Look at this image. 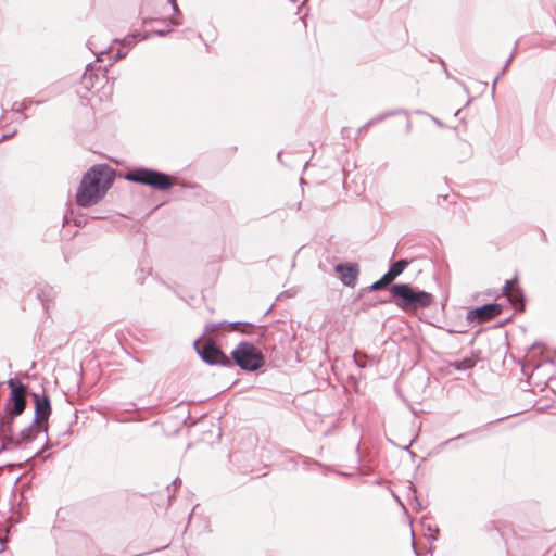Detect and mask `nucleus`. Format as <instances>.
Returning a JSON list of instances; mask_svg holds the SVG:
<instances>
[{"label":"nucleus","mask_w":556,"mask_h":556,"mask_svg":"<svg viewBox=\"0 0 556 556\" xmlns=\"http://www.w3.org/2000/svg\"><path fill=\"white\" fill-rule=\"evenodd\" d=\"M516 48H517V43L515 45L514 51L511 52L510 56L506 61V63H505V65H504V67L502 70V73L500 75H502L506 71V68L509 66V64L511 63V61L514 59V55H515Z\"/></svg>","instance_id":"nucleus-20"},{"label":"nucleus","mask_w":556,"mask_h":556,"mask_svg":"<svg viewBox=\"0 0 556 556\" xmlns=\"http://www.w3.org/2000/svg\"><path fill=\"white\" fill-rule=\"evenodd\" d=\"M169 3L172 4V8H173V11L175 13V15H177L178 17L181 16V11L179 10L178 5H177V2L176 0H168Z\"/></svg>","instance_id":"nucleus-19"},{"label":"nucleus","mask_w":556,"mask_h":556,"mask_svg":"<svg viewBox=\"0 0 556 556\" xmlns=\"http://www.w3.org/2000/svg\"><path fill=\"white\" fill-rule=\"evenodd\" d=\"M64 225L74 223L75 226L80 227L87 223V216L83 211H67L63 216Z\"/></svg>","instance_id":"nucleus-12"},{"label":"nucleus","mask_w":556,"mask_h":556,"mask_svg":"<svg viewBox=\"0 0 556 556\" xmlns=\"http://www.w3.org/2000/svg\"><path fill=\"white\" fill-rule=\"evenodd\" d=\"M35 399V418L34 425H38L39 422L48 420L51 406L48 396H40L38 394H34Z\"/></svg>","instance_id":"nucleus-9"},{"label":"nucleus","mask_w":556,"mask_h":556,"mask_svg":"<svg viewBox=\"0 0 556 556\" xmlns=\"http://www.w3.org/2000/svg\"><path fill=\"white\" fill-rule=\"evenodd\" d=\"M194 348L200 357L207 364H229L228 357L218 349L213 342H204L201 345V340L194 342Z\"/></svg>","instance_id":"nucleus-5"},{"label":"nucleus","mask_w":556,"mask_h":556,"mask_svg":"<svg viewBox=\"0 0 556 556\" xmlns=\"http://www.w3.org/2000/svg\"><path fill=\"white\" fill-rule=\"evenodd\" d=\"M125 179L131 182L149 186L153 189L165 191L174 186L172 176L146 167H135L125 174Z\"/></svg>","instance_id":"nucleus-3"},{"label":"nucleus","mask_w":556,"mask_h":556,"mask_svg":"<svg viewBox=\"0 0 556 556\" xmlns=\"http://www.w3.org/2000/svg\"><path fill=\"white\" fill-rule=\"evenodd\" d=\"M38 432V425H31L21 430L16 435H11L7 439L5 444H11L14 446H18L24 442H30L35 439L36 433Z\"/></svg>","instance_id":"nucleus-10"},{"label":"nucleus","mask_w":556,"mask_h":556,"mask_svg":"<svg viewBox=\"0 0 556 556\" xmlns=\"http://www.w3.org/2000/svg\"><path fill=\"white\" fill-rule=\"evenodd\" d=\"M386 116H387V115H381V116H379V117H376V118L371 119V121L368 123V125H371V124H374V123L380 122V121H382Z\"/></svg>","instance_id":"nucleus-24"},{"label":"nucleus","mask_w":556,"mask_h":556,"mask_svg":"<svg viewBox=\"0 0 556 556\" xmlns=\"http://www.w3.org/2000/svg\"><path fill=\"white\" fill-rule=\"evenodd\" d=\"M115 172L106 164L92 166L83 177L76 193L79 206H90L100 201L112 187Z\"/></svg>","instance_id":"nucleus-1"},{"label":"nucleus","mask_w":556,"mask_h":556,"mask_svg":"<svg viewBox=\"0 0 556 556\" xmlns=\"http://www.w3.org/2000/svg\"><path fill=\"white\" fill-rule=\"evenodd\" d=\"M503 293L508 298L515 308H521L522 304V292L519 287L516 286V280L506 281Z\"/></svg>","instance_id":"nucleus-11"},{"label":"nucleus","mask_w":556,"mask_h":556,"mask_svg":"<svg viewBox=\"0 0 556 556\" xmlns=\"http://www.w3.org/2000/svg\"><path fill=\"white\" fill-rule=\"evenodd\" d=\"M409 262L406 260H400L393 263L389 270L386 273L390 279L393 281L397 276H400L408 266Z\"/></svg>","instance_id":"nucleus-14"},{"label":"nucleus","mask_w":556,"mask_h":556,"mask_svg":"<svg viewBox=\"0 0 556 556\" xmlns=\"http://www.w3.org/2000/svg\"><path fill=\"white\" fill-rule=\"evenodd\" d=\"M128 51L126 50V48H121L117 53H116V56H115V60H121L123 58H125L127 55Z\"/></svg>","instance_id":"nucleus-21"},{"label":"nucleus","mask_w":556,"mask_h":556,"mask_svg":"<svg viewBox=\"0 0 556 556\" xmlns=\"http://www.w3.org/2000/svg\"><path fill=\"white\" fill-rule=\"evenodd\" d=\"M498 79H500V75H497V76L495 77L494 81H493V89L495 88V85H496V83H497V80H498Z\"/></svg>","instance_id":"nucleus-26"},{"label":"nucleus","mask_w":556,"mask_h":556,"mask_svg":"<svg viewBox=\"0 0 556 556\" xmlns=\"http://www.w3.org/2000/svg\"><path fill=\"white\" fill-rule=\"evenodd\" d=\"M501 312L502 307L500 304H485L480 307L470 309L467 313V320L477 324L485 323L494 318L495 316L500 315Z\"/></svg>","instance_id":"nucleus-6"},{"label":"nucleus","mask_w":556,"mask_h":556,"mask_svg":"<svg viewBox=\"0 0 556 556\" xmlns=\"http://www.w3.org/2000/svg\"><path fill=\"white\" fill-rule=\"evenodd\" d=\"M432 119L437 125L442 126V123L438 118L432 117Z\"/></svg>","instance_id":"nucleus-25"},{"label":"nucleus","mask_w":556,"mask_h":556,"mask_svg":"<svg viewBox=\"0 0 556 556\" xmlns=\"http://www.w3.org/2000/svg\"><path fill=\"white\" fill-rule=\"evenodd\" d=\"M224 325V323L220 324H207L205 327L206 333H213L219 329V327Z\"/></svg>","instance_id":"nucleus-18"},{"label":"nucleus","mask_w":556,"mask_h":556,"mask_svg":"<svg viewBox=\"0 0 556 556\" xmlns=\"http://www.w3.org/2000/svg\"><path fill=\"white\" fill-rule=\"evenodd\" d=\"M231 356L241 369L248 371H255L265 363L262 352L249 342L239 343L231 352Z\"/></svg>","instance_id":"nucleus-4"},{"label":"nucleus","mask_w":556,"mask_h":556,"mask_svg":"<svg viewBox=\"0 0 556 556\" xmlns=\"http://www.w3.org/2000/svg\"><path fill=\"white\" fill-rule=\"evenodd\" d=\"M16 113H21L23 112L24 110L27 109V103L26 101H23V102H16L13 104V108H12Z\"/></svg>","instance_id":"nucleus-17"},{"label":"nucleus","mask_w":556,"mask_h":556,"mask_svg":"<svg viewBox=\"0 0 556 556\" xmlns=\"http://www.w3.org/2000/svg\"><path fill=\"white\" fill-rule=\"evenodd\" d=\"M181 23H182L181 20L173 18V20H170L169 24H170V26H179V25H181Z\"/></svg>","instance_id":"nucleus-23"},{"label":"nucleus","mask_w":556,"mask_h":556,"mask_svg":"<svg viewBox=\"0 0 556 556\" xmlns=\"http://www.w3.org/2000/svg\"><path fill=\"white\" fill-rule=\"evenodd\" d=\"M231 330L233 331H241V332H244V333H248L250 332L249 329L253 328V326L251 324H242V323H230L229 324Z\"/></svg>","instance_id":"nucleus-16"},{"label":"nucleus","mask_w":556,"mask_h":556,"mask_svg":"<svg viewBox=\"0 0 556 556\" xmlns=\"http://www.w3.org/2000/svg\"><path fill=\"white\" fill-rule=\"evenodd\" d=\"M391 282H392V280L390 279V277L387 274H384L379 280H377L369 287V290L370 291L381 290V289L386 288L388 285H390Z\"/></svg>","instance_id":"nucleus-15"},{"label":"nucleus","mask_w":556,"mask_h":556,"mask_svg":"<svg viewBox=\"0 0 556 556\" xmlns=\"http://www.w3.org/2000/svg\"><path fill=\"white\" fill-rule=\"evenodd\" d=\"M167 33H169V29L167 30H163V29H160V30H154L153 34L160 36V37H163L165 36Z\"/></svg>","instance_id":"nucleus-22"},{"label":"nucleus","mask_w":556,"mask_h":556,"mask_svg":"<svg viewBox=\"0 0 556 556\" xmlns=\"http://www.w3.org/2000/svg\"><path fill=\"white\" fill-rule=\"evenodd\" d=\"M11 135H3L2 138L5 139V138H9Z\"/></svg>","instance_id":"nucleus-27"},{"label":"nucleus","mask_w":556,"mask_h":556,"mask_svg":"<svg viewBox=\"0 0 556 556\" xmlns=\"http://www.w3.org/2000/svg\"><path fill=\"white\" fill-rule=\"evenodd\" d=\"M334 270L340 274V280L344 286L355 287L358 276V265L354 263L338 264Z\"/></svg>","instance_id":"nucleus-8"},{"label":"nucleus","mask_w":556,"mask_h":556,"mask_svg":"<svg viewBox=\"0 0 556 556\" xmlns=\"http://www.w3.org/2000/svg\"><path fill=\"white\" fill-rule=\"evenodd\" d=\"M149 36L150 35L148 33L143 34L140 31H135L126 36L123 40H121V45L123 46V48H126V50L129 52V50L134 46L135 40H146L149 38Z\"/></svg>","instance_id":"nucleus-13"},{"label":"nucleus","mask_w":556,"mask_h":556,"mask_svg":"<svg viewBox=\"0 0 556 556\" xmlns=\"http://www.w3.org/2000/svg\"><path fill=\"white\" fill-rule=\"evenodd\" d=\"M9 386L11 388V400L13 402V407L10 409V415L13 418L21 415L25 409L26 388L21 382H17L13 379L9 380Z\"/></svg>","instance_id":"nucleus-7"},{"label":"nucleus","mask_w":556,"mask_h":556,"mask_svg":"<svg viewBox=\"0 0 556 556\" xmlns=\"http://www.w3.org/2000/svg\"><path fill=\"white\" fill-rule=\"evenodd\" d=\"M395 305L403 311H417L431 305L432 294L413 289L407 283L393 285L390 289Z\"/></svg>","instance_id":"nucleus-2"}]
</instances>
